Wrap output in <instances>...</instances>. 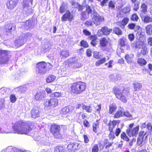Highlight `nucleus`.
Instances as JSON below:
<instances>
[{
    "label": "nucleus",
    "instance_id": "1",
    "mask_svg": "<svg viewBox=\"0 0 152 152\" xmlns=\"http://www.w3.org/2000/svg\"><path fill=\"white\" fill-rule=\"evenodd\" d=\"M34 127V125L32 122L20 120L15 123L12 128L15 133L27 134L32 130Z\"/></svg>",
    "mask_w": 152,
    "mask_h": 152
},
{
    "label": "nucleus",
    "instance_id": "2",
    "mask_svg": "<svg viewBox=\"0 0 152 152\" xmlns=\"http://www.w3.org/2000/svg\"><path fill=\"white\" fill-rule=\"evenodd\" d=\"M113 93L116 97L123 103H126L128 100L127 98L130 95V92L126 90L124 87L121 90L118 87L114 86L113 88Z\"/></svg>",
    "mask_w": 152,
    "mask_h": 152
},
{
    "label": "nucleus",
    "instance_id": "3",
    "mask_svg": "<svg viewBox=\"0 0 152 152\" xmlns=\"http://www.w3.org/2000/svg\"><path fill=\"white\" fill-rule=\"evenodd\" d=\"M86 88V83L81 81L73 82L71 84L70 92L74 94H80L85 91Z\"/></svg>",
    "mask_w": 152,
    "mask_h": 152
},
{
    "label": "nucleus",
    "instance_id": "4",
    "mask_svg": "<svg viewBox=\"0 0 152 152\" xmlns=\"http://www.w3.org/2000/svg\"><path fill=\"white\" fill-rule=\"evenodd\" d=\"M120 122V121L119 120H113L112 121H110L107 124L109 132L108 137L110 139L113 140L115 138L114 129L116 126Z\"/></svg>",
    "mask_w": 152,
    "mask_h": 152
},
{
    "label": "nucleus",
    "instance_id": "5",
    "mask_svg": "<svg viewBox=\"0 0 152 152\" xmlns=\"http://www.w3.org/2000/svg\"><path fill=\"white\" fill-rule=\"evenodd\" d=\"M61 130L60 126L54 123L50 125V131L55 138L60 139L62 137Z\"/></svg>",
    "mask_w": 152,
    "mask_h": 152
},
{
    "label": "nucleus",
    "instance_id": "6",
    "mask_svg": "<svg viewBox=\"0 0 152 152\" xmlns=\"http://www.w3.org/2000/svg\"><path fill=\"white\" fill-rule=\"evenodd\" d=\"M51 66L50 63L44 61L39 62L36 64V71L38 73L44 74L46 72L48 66Z\"/></svg>",
    "mask_w": 152,
    "mask_h": 152
},
{
    "label": "nucleus",
    "instance_id": "7",
    "mask_svg": "<svg viewBox=\"0 0 152 152\" xmlns=\"http://www.w3.org/2000/svg\"><path fill=\"white\" fill-rule=\"evenodd\" d=\"M134 125V123L130 124L129 126V128L126 130V133L129 137H136L138 134L139 126L137 125L133 128Z\"/></svg>",
    "mask_w": 152,
    "mask_h": 152
},
{
    "label": "nucleus",
    "instance_id": "8",
    "mask_svg": "<svg viewBox=\"0 0 152 152\" xmlns=\"http://www.w3.org/2000/svg\"><path fill=\"white\" fill-rule=\"evenodd\" d=\"M10 52L9 50L0 49V64H6L8 62L10 59L8 56Z\"/></svg>",
    "mask_w": 152,
    "mask_h": 152
},
{
    "label": "nucleus",
    "instance_id": "9",
    "mask_svg": "<svg viewBox=\"0 0 152 152\" xmlns=\"http://www.w3.org/2000/svg\"><path fill=\"white\" fill-rule=\"evenodd\" d=\"M58 99L55 98H52L46 99L44 103L45 106L47 107L54 108L58 105Z\"/></svg>",
    "mask_w": 152,
    "mask_h": 152
},
{
    "label": "nucleus",
    "instance_id": "10",
    "mask_svg": "<svg viewBox=\"0 0 152 152\" xmlns=\"http://www.w3.org/2000/svg\"><path fill=\"white\" fill-rule=\"evenodd\" d=\"M78 60L75 57H70L67 61V64L68 67L75 64L73 66V68H77L81 66V64L78 62Z\"/></svg>",
    "mask_w": 152,
    "mask_h": 152
},
{
    "label": "nucleus",
    "instance_id": "11",
    "mask_svg": "<svg viewBox=\"0 0 152 152\" xmlns=\"http://www.w3.org/2000/svg\"><path fill=\"white\" fill-rule=\"evenodd\" d=\"M112 31V29L108 28L106 26H104L98 30L97 35L99 37L102 36V35L107 36L109 35Z\"/></svg>",
    "mask_w": 152,
    "mask_h": 152
},
{
    "label": "nucleus",
    "instance_id": "12",
    "mask_svg": "<svg viewBox=\"0 0 152 152\" xmlns=\"http://www.w3.org/2000/svg\"><path fill=\"white\" fill-rule=\"evenodd\" d=\"M87 116L86 113L80 112L76 113L75 118L77 123L80 124L82 122L83 120L87 118Z\"/></svg>",
    "mask_w": 152,
    "mask_h": 152
},
{
    "label": "nucleus",
    "instance_id": "13",
    "mask_svg": "<svg viewBox=\"0 0 152 152\" xmlns=\"http://www.w3.org/2000/svg\"><path fill=\"white\" fill-rule=\"evenodd\" d=\"M92 20H93V23L95 24L96 26L100 25L104 20V18L103 16L97 14L93 16Z\"/></svg>",
    "mask_w": 152,
    "mask_h": 152
},
{
    "label": "nucleus",
    "instance_id": "14",
    "mask_svg": "<svg viewBox=\"0 0 152 152\" xmlns=\"http://www.w3.org/2000/svg\"><path fill=\"white\" fill-rule=\"evenodd\" d=\"M79 143L73 142H70L67 146V149L69 151L72 152L78 150L80 147Z\"/></svg>",
    "mask_w": 152,
    "mask_h": 152
},
{
    "label": "nucleus",
    "instance_id": "15",
    "mask_svg": "<svg viewBox=\"0 0 152 152\" xmlns=\"http://www.w3.org/2000/svg\"><path fill=\"white\" fill-rule=\"evenodd\" d=\"M4 31L7 34H8L11 33L12 31H15L16 28V26L13 24L10 23L4 25Z\"/></svg>",
    "mask_w": 152,
    "mask_h": 152
},
{
    "label": "nucleus",
    "instance_id": "16",
    "mask_svg": "<svg viewBox=\"0 0 152 152\" xmlns=\"http://www.w3.org/2000/svg\"><path fill=\"white\" fill-rule=\"evenodd\" d=\"M73 18V15L71 14V12L69 10H67L62 16L61 18V21L62 22L66 21H71L72 20Z\"/></svg>",
    "mask_w": 152,
    "mask_h": 152
},
{
    "label": "nucleus",
    "instance_id": "17",
    "mask_svg": "<svg viewBox=\"0 0 152 152\" xmlns=\"http://www.w3.org/2000/svg\"><path fill=\"white\" fill-rule=\"evenodd\" d=\"M19 0H8L6 3V6L9 10L14 9L17 5Z\"/></svg>",
    "mask_w": 152,
    "mask_h": 152
},
{
    "label": "nucleus",
    "instance_id": "18",
    "mask_svg": "<svg viewBox=\"0 0 152 152\" xmlns=\"http://www.w3.org/2000/svg\"><path fill=\"white\" fill-rule=\"evenodd\" d=\"M146 134L144 131L141 130L138 134V136L137 138V143L140 146H142V142L143 141L144 137Z\"/></svg>",
    "mask_w": 152,
    "mask_h": 152
},
{
    "label": "nucleus",
    "instance_id": "19",
    "mask_svg": "<svg viewBox=\"0 0 152 152\" xmlns=\"http://www.w3.org/2000/svg\"><path fill=\"white\" fill-rule=\"evenodd\" d=\"M129 20V18L127 17L124 18L121 21H118L116 24L117 26L122 28H124L125 26L128 23Z\"/></svg>",
    "mask_w": 152,
    "mask_h": 152
},
{
    "label": "nucleus",
    "instance_id": "20",
    "mask_svg": "<svg viewBox=\"0 0 152 152\" xmlns=\"http://www.w3.org/2000/svg\"><path fill=\"white\" fill-rule=\"evenodd\" d=\"M109 38L104 37L100 39L99 41V45L100 47L104 48L106 47L109 43Z\"/></svg>",
    "mask_w": 152,
    "mask_h": 152
},
{
    "label": "nucleus",
    "instance_id": "21",
    "mask_svg": "<svg viewBox=\"0 0 152 152\" xmlns=\"http://www.w3.org/2000/svg\"><path fill=\"white\" fill-rule=\"evenodd\" d=\"M39 112L38 108H33L31 111V116L35 118L39 116Z\"/></svg>",
    "mask_w": 152,
    "mask_h": 152
},
{
    "label": "nucleus",
    "instance_id": "22",
    "mask_svg": "<svg viewBox=\"0 0 152 152\" xmlns=\"http://www.w3.org/2000/svg\"><path fill=\"white\" fill-rule=\"evenodd\" d=\"M142 21L145 23H148L152 22V17L148 15H145L143 16L140 15Z\"/></svg>",
    "mask_w": 152,
    "mask_h": 152
},
{
    "label": "nucleus",
    "instance_id": "23",
    "mask_svg": "<svg viewBox=\"0 0 152 152\" xmlns=\"http://www.w3.org/2000/svg\"><path fill=\"white\" fill-rule=\"evenodd\" d=\"M45 96V93L40 92H37L35 95L34 98L37 100H40L44 98Z\"/></svg>",
    "mask_w": 152,
    "mask_h": 152
},
{
    "label": "nucleus",
    "instance_id": "24",
    "mask_svg": "<svg viewBox=\"0 0 152 152\" xmlns=\"http://www.w3.org/2000/svg\"><path fill=\"white\" fill-rule=\"evenodd\" d=\"M99 145L100 148L102 147V149L104 148V146L101 142H99V144H95L92 147L91 152H98L99 151Z\"/></svg>",
    "mask_w": 152,
    "mask_h": 152
},
{
    "label": "nucleus",
    "instance_id": "25",
    "mask_svg": "<svg viewBox=\"0 0 152 152\" xmlns=\"http://www.w3.org/2000/svg\"><path fill=\"white\" fill-rule=\"evenodd\" d=\"M93 131L96 133H98L100 131L99 122L96 121V122H94L92 124Z\"/></svg>",
    "mask_w": 152,
    "mask_h": 152
},
{
    "label": "nucleus",
    "instance_id": "26",
    "mask_svg": "<svg viewBox=\"0 0 152 152\" xmlns=\"http://www.w3.org/2000/svg\"><path fill=\"white\" fill-rule=\"evenodd\" d=\"M60 55L61 58L65 59L69 56V53L67 50H62L61 51Z\"/></svg>",
    "mask_w": 152,
    "mask_h": 152
},
{
    "label": "nucleus",
    "instance_id": "27",
    "mask_svg": "<svg viewBox=\"0 0 152 152\" xmlns=\"http://www.w3.org/2000/svg\"><path fill=\"white\" fill-rule=\"evenodd\" d=\"M54 149V152H66L65 148L61 145L56 146Z\"/></svg>",
    "mask_w": 152,
    "mask_h": 152
},
{
    "label": "nucleus",
    "instance_id": "28",
    "mask_svg": "<svg viewBox=\"0 0 152 152\" xmlns=\"http://www.w3.org/2000/svg\"><path fill=\"white\" fill-rule=\"evenodd\" d=\"M146 33L147 34L150 36L152 35V24H149L147 25L145 27Z\"/></svg>",
    "mask_w": 152,
    "mask_h": 152
},
{
    "label": "nucleus",
    "instance_id": "29",
    "mask_svg": "<svg viewBox=\"0 0 152 152\" xmlns=\"http://www.w3.org/2000/svg\"><path fill=\"white\" fill-rule=\"evenodd\" d=\"M117 109L116 105L114 104H112L109 106V113L112 114L115 112Z\"/></svg>",
    "mask_w": 152,
    "mask_h": 152
},
{
    "label": "nucleus",
    "instance_id": "30",
    "mask_svg": "<svg viewBox=\"0 0 152 152\" xmlns=\"http://www.w3.org/2000/svg\"><path fill=\"white\" fill-rule=\"evenodd\" d=\"M123 116V111L122 110H118L116 111L113 116L114 118H118Z\"/></svg>",
    "mask_w": 152,
    "mask_h": 152
},
{
    "label": "nucleus",
    "instance_id": "31",
    "mask_svg": "<svg viewBox=\"0 0 152 152\" xmlns=\"http://www.w3.org/2000/svg\"><path fill=\"white\" fill-rule=\"evenodd\" d=\"M134 91H137L140 90L142 88V85L141 83L135 82L133 84Z\"/></svg>",
    "mask_w": 152,
    "mask_h": 152
},
{
    "label": "nucleus",
    "instance_id": "32",
    "mask_svg": "<svg viewBox=\"0 0 152 152\" xmlns=\"http://www.w3.org/2000/svg\"><path fill=\"white\" fill-rule=\"evenodd\" d=\"M137 64L141 66H144L147 63V61L145 59L141 58L137 59Z\"/></svg>",
    "mask_w": 152,
    "mask_h": 152
},
{
    "label": "nucleus",
    "instance_id": "33",
    "mask_svg": "<svg viewBox=\"0 0 152 152\" xmlns=\"http://www.w3.org/2000/svg\"><path fill=\"white\" fill-rule=\"evenodd\" d=\"M113 143V142H109L107 139H105L104 141V144L105 146V148L106 149L109 148L112 146Z\"/></svg>",
    "mask_w": 152,
    "mask_h": 152
},
{
    "label": "nucleus",
    "instance_id": "34",
    "mask_svg": "<svg viewBox=\"0 0 152 152\" xmlns=\"http://www.w3.org/2000/svg\"><path fill=\"white\" fill-rule=\"evenodd\" d=\"M56 77L54 75H50L48 76L46 79V81L48 83L53 82L55 80Z\"/></svg>",
    "mask_w": 152,
    "mask_h": 152
},
{
    "label": "nucleus",
    "instance_id": "35",
    "mask_svg": "<svg viewBox=\"0 0 152 152\" xmlns=\"http://www.w3.org/2000/svg\"><path fill=\"white\" fill-rule=\"evenodd\" d=\"M141 12L142 13L145 14L147 12V6L146 4L142 3L141 4Z\"/></svg>",
    "mask_w": 152,
    "mask_h": 152
},
{
    "label": "nucleus",
    "instance_id": "36",
    "mask_svg": "<svg viewBox=\"0 0 152 152\" xmlns=\"http://www.w3.org/2000/svg\"><path fill=\"white\" fill-rule=\"evenodd\" d=\"M121 137L122 139L127 142L129 141L130 139L124 132H122L121 134Z\"/></svg>",
    "mask_w": 152,
    "mask_h": 152
},
{
    "label": "nucleus",
    "instance_id": "37",
    "mask_svg": "<svg viewBox=\"0 0 152 152\" xmlns=\"http://www.w3.org/2000/svg\"><path fill=\"white\" fill-rule=\"evenodd\" d=\"M69 109L67 107H65L62 108L60 110L61 114L63 115H65L68 114L69 112Z\"/></svg>",
    "mask_w": 152,
    "mask_h": 152
},
{
    "label": "nucleus",
    "instance_id": "38",
    "mask_svg": "<svg viewBox=\"0 0 152 152\" xmlns=\"http://www.w3.org/2000/svg\"><path fill=\"white\" fill-rule=\"evenodd\" d=\"M32 21L31 20H28L26 21L25 24V27L26 28H27V29L33 28L32 26Z\"/></svg>",
    "mask_w": 152,
    "mask_h": 152
},
{
    "label": "nucleus",
    "instance_id": "39",
    "mask_svg": "<svg viewBox=\"0 0 152 152\" xmlns=\"http://www.w3.org/2000/svg\"><path fill=\"white\" fill-rule=\"evenodd\" d=\"M106 61V58L105 57H103L96 61L95 65L96 66H99Z\"/></svg>",
    "mask_w": 152,
    "mask_h": 152
},
{
    "label": "nucleus",
    "instance_id": "40",
    "mask_svg": "<svg viewBox=\"0 0 152 152\" xmlns=\"http://www.w3.org/2000/svg\"><path fill=\"white\" fill-rule=\"evenodd\" d=\"M80 46L83 47L84 48H87L89 47V45L87 42L84 40H82L80 42Z\"/></svg>",
    "mask_w": 152,
    "mask_h": 152
},
{
    "label": "nucleus",
    "instance_id": "41",
    "mask_svg": "<svg viewBox=\"0 0 152 152\" xmlns=\"http://www.w3.org/2000/svg\"><path fill=\"white\" fill-rule=\"evenodd\" d=\"M83 106V110H85L88 113H91L92 112V109L90 106L85 105L84 104Z\"/></svg>",
    "mask_w": 152,
    "mask_h": 152
},
{
    "label": "nucleus",
    "instance_id": "42",
    "mask_svg": "<svg viewBox=\"0 0 152 152\" xmlns=\"http://www.w3.org/2000/svg\"><path fill=\"white\" fill-rule=\"evenodd\" d=\"M125 58L128 64H131L132 63V58L129 54L126 55L125 56Z\"/></svg>",
    "mask_w": 152,
    "mask_h": 152
},
{
    "label": "nucleus",
    "instance_id": "43",
    "mask_svg": "<svg viewBox=\"0 0 152 152\" xmlns=\"http://www.w3.org/2000/svg\"><path fill=\"white\" fill-rule=\"evenodd\" d=\"M130 19L132 21H137L139 19V18L137 14L134 13L131 15Z\"/></svg>",
    "mask_w": 152,
    "mask_h": 152
},
{
    "label": "nucleus",
    "instance_id": "44",
    "mask_svg": "<svg viewBox=\"0 0 152 152\" xmlns=\"http://www.w3.org/2000/svg\"><path fill=\"white\" fill-rule=\"evenodd\" d=\"M113 31L114 33L118 35H121L122 34V31L118 27L115 28Z\"/></svg>",
    "mask_w": 152,
    "mask_h": 152
},
{
    "label": "nucleus",
    "instance_id": "45",
    "mask_svg": "<svg viewBox=\"0 0 152 152\" xmlns=\"http://www.w3.org/2000/svg\"><path fill=\"white\" fill-rule=\"evenodd\" d=\"M125 40L123 38L120 39L119 41V44L120 47H124L126 46L125 43Z\"/></svg>",
    "mask_w": 152,
    "mask_h": 152
},
{
    "label": "nucleus",
    "instance_id": "46",
    "mask_svg": "<svg viewBox=\"0 0 152 152\" xmlns=\"http://www.w3.org/2000/svg\"><path fill=\"white\" fill-rule=\"evenodd\" d=\"M10 102L12 103H15L16 101V98L14 94H12L10 96Z\"/></svg>",
    "mask_w": 152,
    "mask_h": 152
},
{
    "label": "nucleus",
    "instance_id": "47",
    "mask_svg": "<svg viewBox=\"0 0 152 152\" xmlns=\"http://www.w3.org/2000/svg\"><path fill=\"white\" fill-rule=\"evenodd\" d=\"M51 96L52 97L58 98L61 97V94L60 92H55L51 94Z\"/></svg>",
    "mask_w": 152,
    "mask_h": 152
},
{
    "label": "nucleus",
    "instance_id": "48",
    "mask_svg": "<svg viewBox=\"0 0 152 152\" xmlns=\"http://www.w3.org/2000/svg\"><path fill=\"white\" fill-rule=\"evenodd\" d=\"M115 3L112 0L110 1L108 4L109 8L112 9H114Z\"/></svg>",
    "mask_w": 152,
    "mask_h": 152
},
{
    "label": "nucleus",
    "instance_id": "49",
    "mask_svg": "<svg viewBox=\"0 0 152 152\" xmlns=\"http://www.w3.org/2000/svg\"><path fill=\"white\" fill-rule=\"evenodd\" d=\"M93 20L92 21L90 20H87L84 23L85 25L87 26H92L93 25Z\"/></svg>",
    "mask_w": 152,
    "mask_h": 152
},
{
    "label": "nucleus",
    "instance_id": "50",
    "mask_svg": "<svg viewBox=\"0 0 152 152\" xmlns=\"http://www.w3.org/2000/svg\"><path fill=\"white\" fill-rule=\"evenodd\" d=\"M148 51L146 48L144 47L143 48H142V50L140 51V53L143 56H145L146 55L147 53H148Z\"/></svg>",
    "mask_w": 152,
    "mask_h": 152
},
{
    "label": "nucleus",
    "instance_id": "51",
    "mask_svg": "<svg viewBox=\"0 0 152 152\" xmlns=\"http://www.w3.org/2000/svg\"><path fill=\"white\" fill-rule=\"evenodd\" d=\"M97 107L98 108L95 109V112L96 113L99 114L100 113V111L102 108V104H97Z\"/></svg>",
    "mask_w": 152,
    "mask_h": 152
},
{
    "label": "nucleus",
    "instance_id": "52",
    "mask_svg": "<svg viewBox=\"0 0 152 152\" xmlns=\"http://www.w3.org/2000/svg\"><path fill=\"white\" fill-rule=\"evenodd\" d=\"M139 8V3L137 2L134 4L133 10L135 11H137Z\"/></svg>",
    "mask_w": 152,
    "mask_h": 152
},
{
    "label": "nucleus",
    "instance_id": "53",
    "mask_svg": "<svg viewBox=\"0 0 152 152\" xmlns=\"http://www.w3.org/2000/svg\"><path fill=\"white\" fill-rule=\"evenodd\" d=\"M85 12H86L87 13L88 15L92 13V10L90 6H87L86 7Z\"/></svg>",
    "mask_w": 152,
    "mask_h": 152
},
{
    "label": "nucleus",
    "instance_id": "54",
    "mask_svg": "<svg viewBox=\"0 0 152 152\" xmlns=\"http://www.w3.org/2000/svg\"><path fill=\"white\" fill-rule=\"evenodd\" d=\"M136 26V25L135 23H131L128 24L127 26V27L128 28L130 29L133 30L134 29L135 27Z\"/></svg>",
    "mask_w": 152,
    "mask_h": 152
},
{
    "label": "nucleus",
    "instance_id": "55",
    "mask_svg": "<svg viewBox=\"0 0 152 152\" xmlns=\"http://www.w3.org/2000/svg\"><path fill=\"white\" fill-rule=\"evenodd\" d=\"M65 10V5L64 4H62L61 5L59 8V12L61 13H63Z\"/></svg>",
    "mask_w": 152,
    "mask_h": 152
},
{
    "label": "nucleus",
    "instance_id": "56",
    "mask_svg": "<svg viewBox=\"0 0 152 152\" xmlns=\"http://www.w3.org/2000/svg\"><path fill=\"white\" fill-rule=\"evenodd\" d=\"M121 129L120 128L117 127L115 129V132H114V135L116 136H118L119 135L121 132Z\"/></svg>",
    "mask_w": 152,
    "mask_h": 152
},
{
    "label": "nucleus",
    "instance_id": "57",
    "mask_svg": "<svg viewBox=\"0 0 152 152\" xmlns=\"http://www.w3.org/2000/svg\"><path fill=\"white\" fill-rule=\"evenodd\" d=\"M148 45L150 47L152 46V36L149 37L147 39Z\"/></svg>",
    "mask_w": 152,
    "mask_h": 152
},
{
    "label": "nucleus",
    "instance_id": "58",
    "mask_svg": "<svg viewBox=\"0 0 152 152\" xmlns=\"http://www.w3.org/2000/svg\"><path fill=\"white\" fill-rule=\"evenodd\" d=\"M128 38L131 42L134 39V35L133 33L129 34L128 35Z\"/></svg>",
    "mask_w": 152,
    "mask_h": 152
},
{
    "label": "nucleus",
    "instance_id": "59",
    "mask_svg": "<svg viewBox=\"0 0 152 152\" xmlns=\"http://www.w3.org/2000/svg\"><path fill=\"white\" fill-rule=\"evenodd\" d=\"M83 124L85 127H89L90 126L89 122L87 120H84L83 121Z\"/></svg>",
    "mask_w": 152,
    "mask_h": 152
},
{
    "label": "nucleus",
    "instance_id": "60",
    "mask_svg": "<svg viewBox=\"0 0 152 152\" xmlns=\"http://www.w3.org/2000/svg\"><path fill=\"white\" fill-rule=\"evenodd\" d=\"M92 50L90 48L87 49L86 52V55L88 57H91L92 55Z\"/></svg>",
    "mask_w": 152,
    "mask_h": 152
},
{
    "label": "nucleus",
    "instance_id": "61",
    "mask_svg": "<svg viewBox=\"0 0 152 152\" xmlns=\"http://www.w3.org/2000/svg\"><path fill=\"white\" fill-rule=\"evenodd\" d=\"M113 62V60H110L109 61L108 63H106L105 64V65H107L108 64V65L107 66V68H110L112 67V64Z\"/></svg>",
    "mask_w": 152,
    "mask_h": 152
},
{
    "label": "nucleus",
    "instance_id": "62",
    "mask_svg": "<svg viewBox=\"0 0 152 152\" xmlns=\"http://www.w3.org/2000/svg\"><path fill=\"white\" fill-rule=\"evenodd\" d=\"M83 137L84 138V142L85 143H87L89 142V140L87 135L84 134L83 135Z\"/></svg>",
    "mask_w": 152,
    "mask_h": 152
},
{
    "label": "nucleus",
    "instance_id": "63",
    "mask_svg": "<svg viewBox=\"0 0 152 152\" xmlns=\"http://www.w3.org/2000/svg\"><path fill=\"white\" fill-rule=\"evenodd\" d=\"M94 57L97 59H99L100 58V56L99 55V53L98 52L94 51L93 53Z\"/></svg>",
    "mask_w": 152,
    "mask_h": 152
},
{
    "label": "nucleus",
    "instance_id": "64",
    "mask_svg": "<svg viewBox=\"0 0 152 152\" xmlns=\"http://www.w3.org/2000/svg\"><path fill=\"white\" fill-rule=\"evenodd\" d=\"M77 6V8L79 11H82L84 9L83 6L80 4H79L78 2L76 3Z\"/></svg>",
    "mask_w": 152,
    "mask_h": 152
}]
</instances>
